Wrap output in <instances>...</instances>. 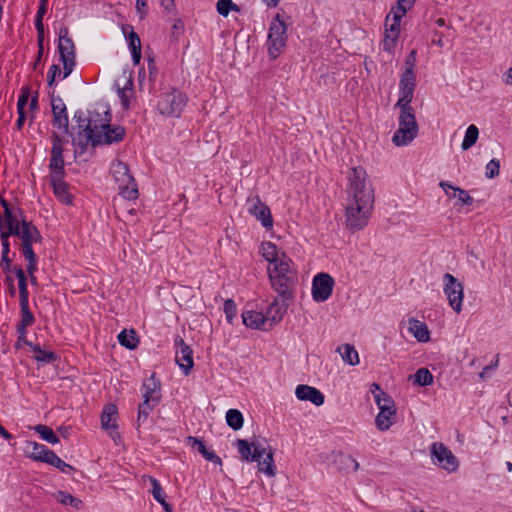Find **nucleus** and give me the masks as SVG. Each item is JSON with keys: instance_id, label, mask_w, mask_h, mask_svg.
Returning <instances> with one entry per match:
<instances>
[{"instance_id": "1", "label": "nucleus", "mask_w": 512, "mask_h": 512, "mask_svg": "<svg viewBox=\"0 0 512 512\" xmlns=\"http://www.w3.org/2000/svg\"><path fill=\"white\" fill-rule=\"evenodd\" d=\"M293 261L284 252H281V262L268 269V278L272 289L284 301H292L297 285L296 272L291 269Z\"/></svg>"}, {"instance_id": "2", "label": "nucleus", "mask_w": 512, "mask_h": 512, "mask_svg": "<svg viewBox=\"0 0 512 512\" xmlns=\"http://www.w3.org/2000/svg\"><path fill=\"white\" fill-rule=\"evenodd\" d=\"M400 109L399 128L392 137L396 146H406L412 142L418 134L419 127L411 105L395 104Z\"/></svg>"}, {"instance_id": "3", "label": "nucleus", "mask_w": 512, "mask_h": 512, "mask_svg": "<svg viewBox=\"0 0 512 512\" xmlns=\"http://www.w3.org/2000/svg\"><path fill=\"white\" fill-rule=\"evenodd\" d=\"M352 200L374 203V191L362 166L352 167L348 174Z\"/></svg>"}, {"instance_id": "4", "label": "nucleus", "mask_w": 512, "mask_h": 512, "mask_svg": "<svg viewBox=\"0 0 512 512\" xmlns=\"http://www.w3.org/2000/svg\"><path fill=\"white\" fill-rule=\"evenodd\" d=\"M188 103V96L177 88L159 95L157 110L161 115L179 118Z\"/></svg>"}, {"instance_id": "5", "label": "nucleus", "mask_w": 512, "mask_h": 512, "mask_svg": "<svg viewBox=\"0 0 512 512\" xmlns=\"http://www.w3.org/2000/svg\"><path fill=\"white\" fill-rule=\"evenodd\" d=\"M112 176L117 184L119 194L127 200L138 198L139 192L134 177L130 174L129 167L122 161L113 163L111 167Z\"/></svg>"}, {"instance_id": "6", "label": "nucleus", "mask_w": 512, "mask_h": 512, "mask_svg": "<svg viewBox=\"0 0 512 512\" xmlns=\"http://www.w3.org/2000/svg\"><path fill=\"white\" fill-rule=\"evenodd\" d=\"M374 203L352 200L346 207V225L352 232L362 230L368 223Z\"/></svg>"}, {"instance_id": "7", "label": "nucleus", "mask_w": 512, "mask_h": 512, "mask_svg": "<svg viewBox=\"0 0 512 512\" xmlns=\"http://www.w3.org/2000/svg\"><path fill=\"white\" fill-rule=\"evenodd\" d=\"M287 42V27L281 16L278 13L274 20L271 22L268 30V54L271 59H276L286 46Z\"/></svg>"}, {"instance_id": "8", "label": "nucleus", "mask_w": 512, "mask_h": 512, "mask_svg": "<svg viewBox=\"0 0 512 512\" xmlns=\"http://www.w3.org/2000/svg\"><path fill=\"white\" fill-rule=\"evenodd\" d=\"M379 413L375 418L376 427L380 431L388 430L392 425V417L396 414V408L392 398L385 392L374 394Z\"/></svg>"}, {"instance_id": "9", "label": "nucleus", "mask_w": 512, "mask_h": 512, "mask_svg": "<svg viewBox=\"0 0 512 512\" xmlns=\"http://www.w3.org/2000/svg\"><path fill=\"white\" fill-rule=\"evenodd\" d=\"M443 292L451 308L460 313L463 306L464 287L455 276L445 273L443 276Z\"/></svg>"}, {"instance_id": "10", "label": "nucleus", "mask_w": 512, "mask_h": 512, "mask_svg": "<svg viewBox=\"0 0 512 512\" xmlns=\"http://www.w3.org/2000/svg\"><path fill=\"white\" fill-rule=\"evenodd\" d=\"M49 97L53 115L52 126L57 129H63L64 133L72 135V132L69 130V118L64 101L59 95H56L55 90L49 92Z\"/></svg>"}, {"instance_id": "11", "label": "nucleus", "mask_w": 512, "mask_h": 512, "mask_svg": "<svg viewBox=\"0 0 512 512\" xmlns=\"http://www.w3.org/2000/svg\"><path fill=\"white\" fill-rule=\"evenodd\" d=\"M430 452L434 463L440 468L448 472H454L458 469L459 462L457 458L443 443H433Z\"/></svg>"}, {"instance_id": "12", "label": "nucleus", "mask_w": 512, "mask_h": 512, "mask_svg": "<svg viewBox=\"0 0 512 512\" xmlns=\"http://www.w3.org/2000/svg\"><path fill=\"white\" fill-rule=\"evenodd\" d=\"M335 281L331 275L325 272L316 274L312 281V298L315 302L321 303L332 295Z\"/></svg>"}, {"instance_id": "13", "label": "nucleus", "mask_w": 512, "mask_h": 512, "mask_svg": "<svg viewBox=\"0 0 512 512\" xmlns=\"http://www.w3.org/2000/svg\"><path fill=\"white\" fill-rule=\"evenodd\" d=\"M174 345L176 348L175 361L183 374L188 376L194 367L193 350L180 336L174 339Z\"/></svg>"}, {"instance_id": "14", "label": "nucleus", "mask_w": 512, "mask_h": 512, "mask_svg": "<svg viewBox=\"0 0 512 512\" xmlns=\"http://www.w3.org/2000/svg\"><path fill=\"white\" fill-rule=\"evenodd\" d=\"M52 140V148H51V157L49 161L48 168L50 172H61L65 171V161L63 157L64 152V139L57 133L52 132L51 134Z\"/></svg>"}, {"instance_id": "15", "label": "nucleus", "mask_w": 512, "mask_h": 512, "mask_svg": "<svg viewBox=\"0 0 512 512\" xmlns=\"http://www.w3.org/2000/svg\"><path fill=\"white\" fill-rule=\"evenodd\" d=\"M66 171L61 172H50L49 180L53 189L55 197L65 205H71L73 203V196L69 191L70 185L64 181Z\"/></svg>"}, {"instance_id": "16", "label": "nucleus", "mask_w": 512, "mask_h": 512, "mask_svg": "<svg viewBox=\"0 0 512 512\" xmlns=\"http://www.w3.org/2000/svg\"><path fill=\"white\" fill-rule=\"evenodd\" d=\"M414 2H396L385 18V31L400 33L401 19L411 9Z\"/></svg>"}, {"instance_id": "17", "label": "nucleus", "mask_w": 512, "mask_h": 512, "mask_svg": "<svg viewBox=\"0 0 512 512\" xmlns=\"http://www.w3.org/2000/svg\"><path fill=\"white\" fill-rule=\"evenodd\" d=\"M72 136V144L76 147L75 154H83L86 152L88 145L91 144L92 147L101 146L100 135L93 134V131L90 129H86V132L77 131V135Z\"/></svg>"}, {"instance_id": "18", "label": "nucleus", "mask_w": 512, "mask_h": 512, "mask_svg": "<svg viewBox=\"0 0 512 512\" xmlns=\"http://www.w3.org/2000/svg\"><path fill=\"white\" fill-rule=\"evenodd\" d=\"M118 418V409L115 404H106L103 407L102 413H101V427L106 430L110 431V435L114 441H116V437L120 438V434L118 432H115V435L113 434V431L118 429V425L116 423V420Z\"/></svg>"}, {"instance_id": "19", "label": "nucleus", "mask_w": 512, "mask_h": 512, "mask_svg": "<svg viewBox=\"0 0 512 512\" xmlns=\"http://www.w3.org/2000/svg\"><path fill=\"white\" fill-rule=\"evenodd\" d=\"M248 211L251 215H253L257 220L261 222V225L269 230L273 227V217L271 214V210L264 202H262L259 196L255 197V201L248 208Z\"/></svg>"}, {"instance_id": "20", "label": "nucleus", "mask_w": 512, "mask_h": 512, "mask_svg": "<svg viewBox=\"0 0 512 512\" xmlns=\"http://www.w3.org/2000/svg\"><path fill=\"white\" fill-rule=\"evenodd\" d=\"M416 87V75L401 74L399 81L400 97L396 104L411 105Z\"/></svg>"}, {"instance_id": "21", "label": "nucleus", "mask_w": 512, "mask_h": 512, "mask_svg": "<svg viewBox=\"0 0 512 512\" xmlns=\"http://www.w3.org/2000/svg\"><path fill=\"white\" fill-rule=\"evenodd\" d=\"M0 204L4 209V226L7 228L8 235L20 237L21 220L17 219V215L14 213L13 207L3 197H0Z\"/></svg>"}, {"instance_id": "22", "label": "nucleus", "mask_w": 512, "mask_h": 512, "mask_svg": "<svg viewBox=\"0 0 512 512\" xmlns=\"http://www.w3.org/2000/svg\"><path fill=\"white\" fill-rule=\"evenodd\" d=\"M58 52L60 60L75 59V44L71 37H69V30L67 27H61L59 29L58 38Z\"/></svg>"}, {"instance_id": "23", "label": "nucleus", "mask_w": 512, "mask_h": 512, "mask_svg": "<svg viewBox=\"0 0 512 512\" xmlns=\"http://www.w3.org/2000/svg\"><path fill=\"white\" fill-rule=\"evenodd\" d=\"M143 400L152 401L154 404H159L162 398L161 382L156 378L155 373H152L149 378L145 379L142 384Z\"/></svg>"}, {"instance_id": "24", "label": "nucleus", "mask_w": 512, "mask_h": 512, "mask_svg": "<svg viewBox=\"0 0 512 512\" xmlns=\"http://www.w3.org/2000/svg\"><path fill=\"white\" fill-rule=\"evenodd\" d=\"M100 135L101 145H111L122 141L126 135L125 128L120 125H111L110 122L104 125Z\"/></svg>"}, {"instance_id": "25", "label": "nucleus", "mask_w": 512, "mask_h": 512, "mask_svg": "<svg viewBox=\"0 0 512 512\" xmlns=\"http://www.w3.org/2000/svg\"><path fill=\"white\" fill-rule=\"evenodd\" d=\"M295 395L299 400L310 401L316 406H321L325 397L324 394L315 387L300 384L296 387Z\"/></svg>"}, {"instance_id": "26", "label": "nucleus", "mask_w": 512, "mask_h": 512, "mask_svg": "<svg viewBox=\"0 0 512 512\" xmlns=\"http://www.w3.org/2000/svg\"><path fill=\"white\" fill-rule=\"evenodd\" d=\"M289 305L290 301H284L281 299V302H279L278 298H275L268 306L267 315L265 317L268 319L267 323L270 329L274 324L279 323L283 319Z\"/></svg>"}, {"instance_id": "27", "label": "nucleus", "mask_w": 512, "mask_h": 512, "mask_svg": "<svg viewBox=\"0 0 512 512\" xmlns=\"http://www.w3.org/2000/svg\"><path fill=\"white\" fill-rule=\"evenodd\" d=\"M53 450L47 446L34 441H26L24 448L25 456L36 462L46 463L48 454H51Z\"/></svg>"}, {"instance_id": "28", "label": "nucleus", "mask_w": 512, "mask_h": 512, "mask_svg": "<svg viewBox=\"0 0 512 512\" xmlns=\"http://www.w3.org/2000/svg\"><path fill=\"white\" fill-rule=\"evenodd\" d=\"M242 321L243 324L249 328L252 329H258V330H269V326L267 327L266 324L268 322V319H266L265 315L261 312L249 310V311H243L242 313Z\"/></svg>"}, {"instance_id": "29", "label": "nucleus", "mask_w": 512, "mask_h": 512, "mask_svg": "<svg viewBox=\"0 0 512 512\" xmlns=\"http://www.w3.org/2000/svg\"><path fill=\"white\" fill-rule=\"evenodd\" d=\"M333 463L339 471L354 473L359 469V463L355 458L343 452H337L333 456Z\"/></svg>"}, {"instance_id": "30", "label": "nucleus", "mask_w": 512, "mask_h": 512, "mask_svg": "<svg viewBox=\"0 0 512 512\" xmlns=\"http://www.w3.org/2000/svg\"><path fill=\"white\" fill-rule=\"evenodd\" d=\"M409 331L413 334L417 341L426 343L430 340V332L427 325L415 318L408 320Z\"/></svg>"}, {"instance_id": "31", "label": "nucleus", "mask_w": 512, "mask_h": 512, "mask_svg": "<svg viewBox=\"0 0 512 512\" xmlns=\"http://www.w3.org/2000/svg\"><path fill=\"white\" fill-rule=\"evenodd\" d=\"M13 272L18 280L19 302H29L28 277L21 266L15 265Z\"/></svg>"}, {"instance_id": "32", "label": "nucleus", "mask_w": 512, "mask_h": 512, "mask_svg": "<svg viewBox=\"0 0 512 512\" xmlns=\"http://www.w3.org/2000/svg\"><path fill=\"white\" fill-rule=\"evenodd\" d=\"M261 253L263 258L269 262L272 267L281 262V253H279L277 245L273 242H263L261 244Z\"/></svg>"}, {"instance_id": "33", "label": "nucleus", "mask_w": 512, "mask_h": 512, "mask_svg": "<svg viewBox=\"0 0 512 512\" xmlns=\"http://www.w3.org/2000/svg\"><path fill=\"white\" fill-rule=\"evenodd\" d=\"M88 122L85 124V130L90 129L93 134H100L102 128L106 123L110 122L109 118H102V115L97 111H88Z\"/></svg>"}, {"instance_id": "34", "label": "nucleus", "mask_w": 512, "mask_h": 512, "mask_svg": "<svg viewBox=\"0 0 512 512\" xmlns=\"http://www.w3.org/2000/svg\"><path fill=\"white\" fill-rule=\"evenodd\" d=\"M117 338L119 344L129 350L136 349L140 343L139 337L134 329L122 330Z\"/></svg>"}, {"instance_id": "35", "label": "nucleus", "mask_w": 512, "mask_h": 512, "mask_svg": "<svg viewBox=\"0 0 512 512\" xmlns=\"http://www.w3.org/2000/svg\"><path fill=\"white\" fill-rule=\"evenodd\" d=\"M234 445L237 447L240 457L243 461L257 462L256 457H254L252 444H250L246 439H237Z\"/></svg>"}, {"instance_id": "36", "label": "nucleus", "mask_w": 512, "mask_h": 512, "mask_svg": "<svg viewBox=\"0 0 512 512\" xmlns=\"http://www.w3.org/2000/svg\"><path fill=\"white\" fill-rule=\"evenodd\" d=\"M343 361L351 366L359 364V355L355 347L351 344H343L338 348Z\"/></svg>"}, {"instance_id": "37", "label": "nucleus", "mask_w": 512, "mask_h": 512, "mask_svg": "<svg viewBox=\"0 0 512 512\" xmlns=\"http://www.w3.org/2000/svg\"><path fill=\"white\" fill-rule=\"evenodd\" d=\"M54 498L59 503L63 505H69L77 510H80L83 507L82 500L74 497L67 491L58 490L56 493H54Z\"/></svg>"}, {"instance_id": "38", "label": "nucleus", "mask_w": 512, "mask_h": 512, "mask_svg": "<svg viewBox=\"0 0 512 512\" xmlns=\"http://www.w3.org/2000/svg\"><path fill=\"white\" fill-rule=\"evenodd\" d=\"M31 350L36 354L34 359L41 363H52L59 359V356L53 351L43 350L39 344H33Z\"/></svg>"}, {"instance_id": "39", "label": "nucleus", "mask_w": 512, "mask_h": 512, "mask_svg": "<svg viewBox=\"0 0 512 512\" xmlns=\"http://www.w3.org/2000/svg\"><path fill=\"white\" fill-rule=\"evenodd\" d=\"M479 137V129L476 125L471 124L468 126L465 132L464 139L461 144V149L463 151L469 150L472 146H474Z\"/></svg>"}, {"instance_id": "40", "label": "nucleus", "mask_w": 512, "mask_h": 512, "mask_svg": "<svg viewBox=\"0 0 512 512\" xmlns=\"http://www.w3.org/2000/svg\"><path fill=\"white\" fill-rule=\"evenodd\" d=\"M48 456L46 464L57 468L65 474H72L76 471L73 466L59 458L54 451H52L51 454H48Z\"/></svg>"}, {"instance_id": "41", "label": "nucleus", "mask_w": 512, "mask_h": 512, "mask_svg": "<svg viewBox=\"0 0 512 512\" xmlns=\"http://www.w3.org/2000/svg\"><path fill=\"white\" fill-rule=\"evenodd\" d=\"M33 430L38 433L42 440L50 443V444H57L59 443V437L56 435V433L53 431L52 428H50L47 425L38 424L33 427Z\"/></svg>"}, {"instance_id": "42", "label": "nucleus", "mask_w": 512, "mask_h": 512, "mask_svg": "<svg viewBox=\"0 0 512 512\" xmlns=\"http://www.w3.org/2000/svg\"><path fill=\"white\" fill-rule=\"evenodd\" d=\"M226 423L234 431L240 430L244 423L242 413L238 409H229L226 412Z\"/></svg>"}, {"instance_id": "43", "label": "nucleus", "mask_w": 512, "mask_h": 512, "mask_svg": "<svg viewBox=\"0 0 512 512\" xmlns=\"http://www.w3.org/2000/svg\"><path fill=\"white\" fill-rule=\"evenodd\" d=\"M264 455H266L265 458L261 461L259 460L258 463V469L260 472L265 473L268 476H274L276 473V467L274 464V458H273V452L270 449L269 452H266Z\"/></svg>"}, {"instance_id": "44", "label": "nucleus", "mask_w": 512, "mask_h": 512, "mask_svg": "<svg viewBox=\"0 0 512 512\" xmlns=\"http://www.w3.org/2000/svg\"><path fill=\"white\" fill-rule=\"evenodd\" d=\"M158 404H154L152 401L143 400L138 406L137 413V427H140L149 417L150 413Z\"/></svg>"}, {"instance_id": "45", "label": "nucleus", "mask_w": 512, "mask_h": 512, "mask_svg": "<svg viewBox=\"0 0 512 512\" xmlns=\"http://www.w3.org/2000/svg\"><path fill=\"white\" fill-rule=\"evenodd\" d=\"M413 382L419 386H429L433 383V375L427 368H420L413 375Z\"/></svg>"}, {"instance_id": "46", "label": "nucleus", "mask_w": 512, "mask_h": 512, "mask_svg": "<svg viewBox=\"0 0 512 512\" xmlns=\"http://www.w3.org/2000/svg\"><path fill=\"white\" fill-rule=\"evenodd\" d=\"M149 480H150V483H151V485H152L151 493H152V495H153V498H154V499H155V500H156V501H157V502H158L162 507H163V504H169V503L166 501V499H165L166 495H165V492H164V490H163V488H162V486H161L160 482H159L156 478H154V477H152V476H150V477H149Z\"/></svg>"}, {"instance_id": "47", "label": "nucleus", "mask_w": 512, "mask_h": 512, "mask_svg": "<svg viewBox=\"0 0 512 512\" xmlns=\"http://www.w3.org/2000/svg\"><path fill=\"white\" fill-rule=\"evenodd\" d=\"M123 33L128 41V47L131 50L141 49V41L131 26L123 27Z\"/></svg>"}, {"instance_id": "48", "label": "nucleus", "mask_w": 512, "mask_h": 512, "mask_svg": "<svg viewBox=\"0 0 512 512\" xmlns=\"http://www.w3.org/2000/svg\"><path fill=\"white\" fill-rule=\"evenodd\" d=\"M20 314L21 319L19 323L23 325H33L35 323V317L29 308V302H20Z\"/></svg>"}, {"instance_id": "49", "label": "nucleus", "mask_w": 512, "mask_h": 512, "mask_svg": "<svg viewBox=\"0 0 512 512\" xmlns=\"http://www.w3.org/2000/svg\"><path fill=\"white\" fill-rule=\"evenodd\" d=\"M400 33L385 31V38L383 40V50L392 53L395 49L397 39Z\"/></svg>"}, {"instance_id": "50", "label": "nucleus", "mask_w": 512, "mask_h": 512, "mask_svg": "<svg viewBox=\"0 0 512 512\" xmlns=\"http://www.w3.org/2000/svg\"><path fill=\"white\" fill-rule=\"evenodd\" d=\"M33 227V222L28 221L25 217H22L21 220V233L20 240L21 242L31 243V229Z\"/></svg>"}, {"instance_id": "51", "label": "nucleus", "mask_w": 512, "mask_h": 512, "mask_svg": "<svg viewBox=\"0 0 512 512\" xmlns=\"http://www.w3.org/2000/svg\"><path fill=\"white\" fill-rule=\"evenodd\" d=\"M224 313L229 324L233 323L237 315V306L233 299H227L224 302Z\"/></svg>"}, {"instance_id": "52", "label": "nucleus", "mask_w": 512, "mask_h": 512, "mask_svg": "<svg viewBox=\"0 0 512 512\" xmlns=\"http://www.w3.org/2000/svg\"><path fill=\"white\" fill-rule=\"evenodd\" d=\"M500 161L496 158L491 159L485 167V177L493 179L499 175Z\"/></svg>"}, {"instance_id": "53", "label": "nucleus", "mask_w": 512, "mask_h": 512, "mask_svg": "<svg viewBox=\"0 0 512 512\" xmlns=\"http://www.w3.org/2000/svg\"><path fill=\"white\" fill-rule=\"evenodd\" d=\"M458 197V201L463 205H472L474 203V199L468 194V192L462 188H453L452 196Z\"/></svg>"}, {"instance_id": "54", "label": "nucleus", "mask_w": 512, "mask_h": 512, "mask_svg": "<svg viewBox=\"0 0 512 512\" xmlns=\"http://www.w3.org/2000/svg\"><path fill=\"white\" fill-rule=\"evenodd\" d=\"M416 55L417 51L415 49L411 50L405 59V68L402 73L406 75L415 74L414 67L416 65Z\"/></svg>"}, {"instance_id": "55", "label": "nucleus", "mask_w": 512, "mask_h": 512, "mask_svg": "<svg viewBox=\"0 0 512 512\" xmlns=\"http://www.w3.org/2000/svg\"><path fill=\"white\" fill-rule=\"evenodd\" d=\"M198 452L207 460L210 462H213L214 464L222 465L221 458L215 454L214 451H210L206 448L205 443L201 445V447L198 449Z\"/></svg>"}, {"instance_id": "56", "label": "nucleus", "mask_w": 512, "mask_h": 512, "mask_svg": "<svg viewBox=\"0 0 512 512\" xmlns=\"http://www.w3.org/2000/svg\"><path fill=\"white\" fill-rule=\"evenodd\" d=\"M73 120L76 122L78 131L86 132L85 124L88 122V117L81 109L76 110L73 115Z\"/></svg>"}, {"instance_id": "57", "label": "nucleus", "mask_w": 512, "mask_h": 512, "mask_svg": "<svg viewBox=\"0 0 512 512\" xmlns=\"http://www.w3.org/2000/svg\"><path fill=\"white\" fill-rule=\"evenodd\" d=\"M61 75L60 66L57 64H53L50 66L47 73V84L48 86L54 87L56 85V77Z\"/></svg>"}, {"instance_id": "58", "label": "nucleus", "mask_w": 512, "mask_h": 512, "mask_svg": "<svg viewBox=\"0 0 512 512\" xmlns=\"http://www.w3.org/2000/svg\"><path fill=\"white\" fill-rule=\"evenodd\" d=\"M32 245V243L21 242V253L27 261L38 260V256L34 252Z\"/></svg>"}, {"instance_id": "59", "label": "nucleus", "mask_w": 512, "mask_h": 512, "mask_svg": "<svg viewBox=\"0 0 512 512\" xmlns=\"http://www.w3.org/2000/svg\"><path fill=\"white\" fill-rule=\"evenodd\" d=\"M132 86H133V82H132V80H129L127 86H125L124 88H119L118 89V96H119V98L121 100L122 107L125 110H128L129 106H130V102H129L128 96L126 95V90L127 89L131 90Z\"/></svg>"}, {"instance_id": "60", "label": "nucleus", "mask_w": 512, "mask_h": 512, "mask_svg": "<svg viewBox=\"0 0 512 512\" xmlns=\"http://www.w3.org/2000/svg\"><path fill=\"white\" fill-rule=\"evenodd\" d=\"M184 31V23L182 19L178 18L174 20V23L172 25V31H171V40L178 41L180 35Z\"/></svg>"}, {"instance_id": "61", "label": "nucleus", "mask_w": 512, "mask_h": 512, "mask_svg": "<svg viewBox=\"0 0 512 512\" xmlns=\"http://www.w3.org/2000/svg\"><path fill=\"white\" fill-rule=\"evenodd\" d=\"M35 28L37 30V45L40 48V54H43L44 51V25L43 22L38 21L35 23Z\"/></svg>"}, {"instance_id": "62", "label": "nucleus", "mask_w": 512, "mask_h": 512, "mask_svg": "<svg viewBox=\"0 0 512 512\" xmlns=\"http://www.w3.org/2000/svg\"><path fill=\"white\" fill-rule=\"evenodd\" d=\"M63 64V75L62 79L67 78L70 76V74L73 72L75 66H76V59H65L60 60Z\"/></svg>"}, {"instance_id": "63", "label": "nucleus", "mask_w": 512, "mask_h": 512, "mask_svg": "<svg viewBox=\"0 0 512 512\" xmlns=\"http://www.w3.org/2000/svg\"><path fill=\"white\" fill-rule=\"evenodd\" d=\"M251 444L254 451V457H256L257 462H259V460L262 459L266 453V448L259 440L253 441Z\"/></svg>"}, {"instance_id": "64", "label": "nucleus", "mask_w": 512, "mask_h": 512, "mask_svg": "<svg viewBox=\"0 0 512 512\" xmlns=\"http://www.w3.org/2000/svg\"><path fill=\"white\" fill-rule=\"evenodd\" d=\"M29 99V89L27 87L22 88L21 94L17 102V111H25V106Z\"/></svg>"}]
</instances>
